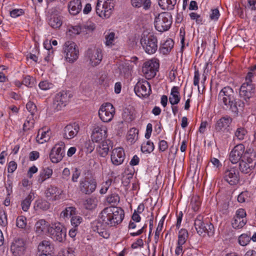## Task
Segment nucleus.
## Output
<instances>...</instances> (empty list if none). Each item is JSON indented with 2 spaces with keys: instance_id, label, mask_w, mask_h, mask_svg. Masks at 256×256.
<instances>
[{
  "instance_id": "f257e3e1",
  "label": "nucleus",
  "mask_w": 256,
  "mask_h": 256,
  "mask_svg": "<svg viewBox=\"0 0 256 256\" xmlns=\"http://www.w3.org/2000/svg\"><path fill=\"white\" fill-rule=\"evenodd\" d=\"M124 216L122 209L116 206L105 208L100 214L98 220L93 223V230L104 238L110 236L108 229L120 224Z\"/></svg>"
},
{
  "instance_id": "f03ea898",
  "label": "nucleus",
  "mask_w": 256,
  "mask_h": 256,
  "mask_svg": "<svg viewBox=\"0 0 256 256\" xmlns=\"http://www.w3.org/2000/svg\"><path fill=\"white\" fill-rule=\"evenodd\" d=\"M236 93L232 88L230 86L224 87L220 92L218 96V100L222 104L226 109H229L232 112L238 114L240 110H242L245 106L244 101L235 98Z\"/></svg>"
},
{
  "instance_id": "7ed1b4c3",
  "label": "nucleus",
  "mask_w": 256,
  "mask_h": 256,
  "mask_svg": "<svg viewBox=\"0 0 256 256\" xmlns=\"http://www.w3.org/2000/svg\"><path fill=\"white\" fill-rule=\"evenodd\" d=\"M140 44L146 52L151 54L158 49V40L154 34L144 32L140 38Z\"/></svg>"
},
{
  "instance_id": "20e7f679",
  "label": "nucleus",
  "mask_w": 256,
  "mask_h": 256,
  "mask_svg": "<svg viewBox=\"0 0 256 256\" xmlns=\"http://www.w3.org/2000/svg\"><path fill=\"white\" fill-rule=\"evenodd\" d=\"M114 0H98L96 10L99 16L108 18L112 14Z\"/></svg>"
},
{
  "instance_id": "39448f33",
  "label": "nucleus",
  "mask_w": 256,
  "mask_h": 256,
  "mask_svg": "<svg viewBox=\"0 0 256 256\" xmlns=\"http://www.w3.org/2000/svg\"><path fill=\"white\" fill-rule=\"evenodd\" d=\"M72 94L70 91L62 90L57 93L54 98L52 108L56 111L60 110L69 102Z\"/></svg>"
},
{
  "instance_id": "423d86ee",
  "label": "nucleus",
  "mask_w": 256,
  "mask_h": 256,
  "mask_svg": "<svg viewBox=\"0 0 256 256\" xmlns=\"http://www.w3.org/2000/svg\"><path fill=\"white\" fill-rule=\"evenodd\" d=\"M202 216L198 215L194 220V226L198 234L204 236L206 234L212 236L214 234V227L212 224H205Z\"/></svg>"
},
{
  "instance_id": "0eeeda50",
  "label": "nucleus",
  "mask_w": 256,
  "mask_h": 256,
  "mask_svg": "<svg viewBox=\"0 0 256 256\" xmlns=\"http://www.w3.org/2000/svg\"><path fill=\"white\" fill-rule=\"evenodd\" d=\"M172 24V18L168 12H162L156 17L154 26L156 30L163 32L168 30Z\"/></svg>"
},
{
  "instance_id": "6e6552de",
  "label": "nucleus",
  "mask_w": 256,
  "mask_h": 256,
  "mask_svg": "<svg viewBox=\"0 0 256 256\" xmlns=\"http://www.w3.org/2000/svg\"><path fill=\"white\" fill-rule=\"evenodd\" d=\"M63 52L66 54L65 58L70 63L75 62L78 58L79 50L76 44L72 41H66L63 46Z\"/></svg>"
},
{
  "instance_id": "1a4fd4ad",
  "label": "nucleus",
  "mask_w": 256,
  "mask_h": 256,
  "mask_svg": "<svg viewBox=\"0 0 256 256\" xmlns=\"http://www.w3.org/2000/svg\"><path fill=\"white\" fill-rule=\"evenodd\" d=\"M115 114V108L110 102L102 104L98 110V116L100 120L105 122H110Z\"/></svg>"
},
{
  "instance_id": "9d476101",
  "label": "nucleus",
  "mask_w": 256,
  "mask_h": 256,
  "mask_svg": "<svg viewBox=\"0 0 256 256\" xmlns=\"http://www.w3.org/2000/svg\"><path fill=\"white\" fill-rule=\"evenodd\" d=\"M66 230L60 224H55L48 228L50 236L54 241L62 242L66 237Z\"/></svg>"
},
{
  "instance_id": "9b49d317",
  "label": "nucleus",
  "mask_w": 256,
  "mask_h": 256,
  "mask_svg": "<svg viewBox=\"0 0 256 256\" xmlns=\"http://www.w3.org/2000/svg\"><path fill=\"white\" fill-rule=\"evenodd\" d=\"M247 154H250L248 150H245V147L242 144L236 145L231 150L229 155V160L232 163L235 164L243 159L244 156Z\"/></svg>"
},
{
  "instance_id": "f8f14e48",
  "label": "nucleus",
  "mask_w": 256,
  "mask_h": 256,
  "mask_svg": "<svg viewBox=\"0 0 256 256\" xmlns=\"http://www.w3.org/2000/svg\"><path fill=\"white\" fill-rule=\"evenodd\" d=\"M159 68V63L156 60H151L144 62L142 72L147 79H151L156 75Z\"/></svg>"
},
{
  "instance_id": "ddd939ff",
  "label": "nucleus",
  "mask_w": 256,
  "mask_h": 256,
  "mask_svg": "<svg viewBox=\"0 0 256 256\" xmlns=\"http://www.w3.org/2000/svg\"><path fill=\"white\" fill-rule=\"evenodd\" d=\"M26 250V243L22 238L14 239L10 244V252L14 256H22Z\"/></svg>"
},
{
  "instance_id": "4468645a",
  "label": "nucleus",
  "mask_w": 256,
  "mask_h": 256,
  "mask_svg": "<svg viewBox=\"0 0 256 256\" xmlns=\"http://www.w3.org/2000/svg\"><path fill=\"white\" fill-rule=\"evenodd\" d=\"M107 136V128L102 124H98L94 126L91 136L92 140L94 142H100L104 140Z\"/></svg>"
},
{
  "instance_id": "2eb2a0df",
  "label": "nucleus",
  "mask_w": 256,
  "mask_h": 256,
  "mask_svg": "<svg viewBox=\"0 0 256 256\" xmlns=\"http://www.w3.org/2000/svg\"><path fill=\"white\" fill-rule=\"evenodd\" d=\"M256 88L252 84L244 83L240 88L239 94L245 102V106L249 105L248 100L254 94Z\"/></svg>"
},
{
  "instance_id": "dca6fc26",
  "label": "nucleus",
  "mask_w": 256,
  "mask_h": 256,
  "mask_svg": "<svg viewBox=\"0 0 256 256\" xmlns=\"http://www.w3.org/2000/svg\"><path fill=\"white\" fill-rule=\"evenodd\" d=\"M134 90L136 94L139 97H147L151 92L150 83L144 80H140L136 83Z\"/></svg>"
},
{
  "instance_id": "f3484780",
  "label": "nucleus",
  "mask_w": 256,
  "mask_h": 256,
  "mask_svg": "<svg viewBox=\"0 0 256 256\" xmlns=\"http://www.w3.org/2000/svg\"><path fill=\"white\" fill-rule=\"evenodd\" d=\"M96 187V182L94 179L84 178L80 182L79 189L84 194H90L93 192Z\"/></svg>"
},
{
  "instance_id": "a211bd4d",
  "label": "nucleus",
  "mask_w": 256,
  "mask_h": 256,
  "mask_svg": "<svg viewBox=\"0 0 256 256\" xmlns=\"http://www.w3.org/2000/svg\"><path fill=\"white\" fill-rule=\"evenodd\" d=\"M254 154L252 153L250 154H246L243 159H242L239 162V168L240 171L244 174H248L250 172L254 166L253 162L252 156Z\"/></svg>"
},
{
  "instance_id": "6ab92c4d",
  "label": "nucleus",
  "mask_w": 256,
  "mask_h": 256,
  "mask_svg": "<svg viewBox=\"0 0 256 256\" xmlns=\"http://www.w3.org/2000/svg\"><path fill=\"white\" fill-rule=\"evenodd\" d=\"M102 50L100 48L88 49L86 52V56L88 58L90 63L92 66L98 65L102 61Z\"/></svg>"
},
{
  "instance_id": "aec40b11",
  "label": "nucleus",
  "mask_w": 256,
  "mask_h": 256,
  "mask_svg": "<svg viewBox=\"0 0 256 256\" xmlns=\"http://www.w3.org/2000/svg\"><path fill=\"white\" fill-rule=\"evenodd\" d=\"M125 158V153L122 148H117L112 150L111 154V162L114 166L121 164Z\"/></svg>"
},
{
  "instance_id": "412c9836",
  "label": "nucleus",
  "mask_w": 256,
  "mask_h": 256,
  "mask_svg": "<svg viewBox=\"0 0 256 256\" xmlns=\"http://www.w3.org/2000/svg\"><path fill=\"white\" fill-rule=\"evenodd\" d=\"M232 122V118L226 116L219 119L215 124V130L216 132H225L228 130V128Z\"/></svg>"
},
{
  "instance_id": "4be33fe9",
  "label": "nucleus",
  "mask_w": 256,
  "mask_h": 256,
  "mask_svg": "<svg viewBox=\"0 0 256 256\" xmlns=\"http://www.w3.org/2000/svg\"><path fill=\"white\" fill-rule=\"evenodd\" d=\"M62 145L56 144L52 148L50 154V158L53 163H58L60 162L64 156V152Z\"/></svg>"
},
{
  "instance_id": "5701e85b",
  "label": "nucleus",
  "mask_w": 256,
  "mask_h": 256,
  "mask_svg": "<svg viewBox=\"0 0 256 256\" xmlns=\"http://www.w3.org/2000/svg\"><path fill=\"white\" fill-rule=\"evenodd\" d=\"M239 172L236 169L232 168L225 171L224 180L232 186L236 184L239 182Z\"/></svg>"
},
{
  "instance_id": "b1692460",
  "label": "nucleus",
  "mask_w": 256,
  "mask_h": 256,
  "mask_svg": "<svg viewBox=\"0 0 256 256\" xmlns=\"http://www.w3.org/2000/svg\"><path fill=\"white\" fill-rule=\"evenodd\" d=\"M80 130V126L78 124L74 122L65 126L64 130V138L70 140L75 137Z\"/></svg>"
},
{
  "instance_id": "393cba45",
  "label": "nucleus",
  "mask_w": 256,
  "mask_h": 256,
  "mask_svg": "<svg viewBox=\"0 0 256 256\" xmlns=\"http://www.w3.org/2000/svg\"><path fill=\"white\" fill-rule=\"evenodd\" d=\"M50 224L44 220H40L35 224L34 230L38 236H42L46 232L48 233Z\"/></svg>"
},
{
  "instance_id": "a878e982",
  "label": "nucleus",
  "mask_w": 256,
  "mask_h": 256,
  "mask_svg": "<svg viewBox=\"0 0 256 256\" xmlns=\"http://www.w3.org/2000/svg\"><path fill=\"white\" fill-rule=\"evenodd\" d=\"M101 142L96 150L101 156L104 157L108 154L110 148H112V143L109 140H104Z\"/></svg>"
},
{
  "instance_id": "bb28decb",
  "label": "nucleus",
  "mask_w": 256,
  "mask_h": 256,
  "mask_svg": "<svg viewBox=\"0 0 256 256\" xmlns=\"http://www.w3.org/2000/svg\"><path fill=\"white\" fill-rule=\"evenodd\" d=\"M38 250L42 253L50 255L54 252V247L50 241L44 240L39 244Z\"/></svg>"
},
{
  "instance_id": "cd10ccee",
  "label": "nucleus",
  "mask_w": 256,
  "mask_h": 256,
  "mask_svg": "<svg viewBox=\"0 0 256 256\" xmlns=\"http://www.w3.org/2000/svg\"><path fill=\"white\" fill-rule=\"evenodd\" d=\"M62 192L56 187L50 186L46 191V196L49 200H56L60 198Z\"/></svg>"
},
{
  "instance_id": "c85d7f7f",
  "label": "nucleus",
  "mask_w": 256,
  "mask_h": 256,
  "mask_svg": "<svg viewBox=\"0 0 256 256\" xmlns=\"http://www.w3.org/2000/svg\"><path fill=\"white\" fill-rule=\"evenodd\" d=\"M68 8L71 14L76 15L82 10V2L80 0H72L70 2Z\"/></svg>"
},
{
  "instance_id": "c756f323",
  "label": "nucleus",
  "mask_w": 256,
  "mask_h": 256,
  "mask_svg": "<svg viewBox=\"0 0 256 256\" xmlns=\"http://www.w3.org/2000/svg\"><path fill=\"white\" fill-rule=\"evenodd\" d=\"M48 24L54 28H60L62 24L60 17L56 14H50L48 18Z\"/></svg>"
},
{
  "instance_id": "7c9ffc66",
  "label": "nucleus",
  "mask_w": 256,
  "mask_h": 256,
  "mask_svg": "<svg viewBox=\"0 0 256 256\" xmlns=\"http://www.w3.org/2000/svg\"><path fill=\"white\" fill-rule=\"evenodd\" d=\"M178 90V87L176 86H174L171 90L168 100L172 105H176L180 101V96Z\"/></svg>"
},
{
  "instance_id": "2f4dec72",
  "label": "nucleus",
  "mask_w": 256,
  "mask_h": 256,
  "mask_svg": "<svg viewBox=\"0 0 256 256\" xmlns=\"http://www.w3.org/2000/svg\"><path fill=\"white\" fill-rule=\"evenodd\" d=\"M76 214V208L74 206L66 207L64 210L60 214V218L64 220H68L71 216Z\"/></svg>"
},
{
  "instance_id": "473e14b6",
  "label": "nucleus",
  "mask_w": 256,
  "mask_h": 256,
  "mask_svg": "<svg viewBox=\"0 0 256 256\" xmlns=\"http://www.w3.org/2000/svg\"><path fill=\"white\" fill-rule=\"evenodd\" d=\"M132 6L134 8H142L147 10L150 8L151 6L150 0H131Z\"/></svg>"
},
{
  "instance_id": "72a5a7b5",
  "label": "nucleus",
  "mask_w": 256,
  "mask_h": 256,
  "mask_svg": "<svg viewBox=\"0 0 256 256\" xmlns=\"http://www.w3.org/2000/svg\"><path fill=\"white\" fill-rule=\"evenodd\" d=\"M174 45V41L170 38L168 39L160 46V50L164 54H167L172 48Z\"/></svg>"
},
{
  "instance_id": "f704fd0d",
  "label": "nucleus",
  "mask_w": 256,
  "mask_h": 256,
  "mask_svg": "<svg viewBox=\"0 0 256 256\" xmlns=\"http://www.w3.org/2000/svg\"><path fill=\"white\" fill-rule=\"evenodd\" d=\"M176 4V0H159L158 4L163 10H172Z\"/></svg>"
},
{
  "instance_id": "c9c22d12",
  "label": "nucleus",
  "mask_w": 256,
  "mask_h": 256,
  "mask_svg": "<svg viewBox=\"0 0 256 256\" xmlns=\"http://www.w3.org/2000/svg\"><path fill=\"white\" fill-rule=\"evenodd\" d=\"M50 139V134L48 130H40L36 138V141L40 144H43Z\"/></svg>"
},
{
  "instance_id": "e433bc0d",
  "label": "nucleus",
  "mask_w": 256,
  "mask_h": 256,
  "mask_svg": "<svg viewBox=\"0 0 256 256\" xmlns=\"http://www.w3.org/2000/svg\"><path fill=\"white\" fill-rule=\"evenodd\" d=\"M52 174V170L49 168H46L40 172L38 181L42 182L46 179L50 178Z\"/></svg>"
},
{
  "instance_id": "4c0bfd02",
  "label": "nucleus",
  "mask_w": 256,
  "mask_h": 256,
  "mask_svg": "<svg viewBox=\"0 0 256 256\" xmlns=\"http://www.w3.org/2000/svg\"><path fill=\"white\" fill-rule=\"evenodd\" d=\"M33 199L34 194L30 193L22 202L21 206L24 211L27 212L28 210Z\"/></svg>"
},
{
  "instance_id": "58836bf2",
  "label": "nucleus",
  "mask_w": 256,
  "mask_h": 256,
  "mask_svg": "<svg viewBox=\"0 0 256 256\" xmlns=\"http://www.w3.org/2000/svg\"><path fill=\"white\" fill-rule=\"evenodd\" d=\"M138 130L136 128H131L128 134L127 140L131 144L134 143L138 138Z\"/></svg>"
},
{
  "instance_id": "ea45409f",
  "label": "nucleus",
  "mask_w": 256,
  "mask_h": 256,
  "mask_svg": "<svg viewBox=\"0 0 256 256\" xmlns=\"http://www.w3.org/2000/svg\"><path fill=\"white\" fill-rule=\"evenodd\" d=\"M188 234L186 229H181L178 232V245H183L188 238Z\"/></svg>"
},
{
  "instance_id": "a19ab883",
  "label": "nucleus",
  "mask_w": 256,
  "mask_h": 256,
  "mask_svg": "<svg viewBox=\"0 0 256 256\" xmlns=\"http://www.w3.org/2000/svg\"><path fill=\"white\" fill-rule=\"evenodd\" d=\"M246 224V220L244 218H242L240 217L234 216L232 224L234 228H242Z\"/></svg>"
},
{
  "instance_id": "79ce46f5",
  "label": "nucleus",
  "mask_w": 256,
  "mask_h": 256,
  "mask_svg": "<svg viewBox=\"0 0 256 256\" xmlns=\"http://www.w3.org/2000/svg\"><path fill=\"white\" fill-rule=\"evenodd\" d=\"M122 117L124 120L126 122H130L134 118V112L128 108L124 109Z\"/></svg>"
},
{
  "instance_id": "37998d69",
  "label": "nucleus",
  "mask_w": 256,
  "mask_h": 256,
  "mask_svg": "<svg viewBox=\"0 0 256 256\" xmlns=\"http://www.w3.org/2000/svg\"><path fill=\"white\" fill-rule=\"evenodd\" d=\"M154 146L153 142L148 141L146 143H143L141 146V150L144 153H150L154 150Z\"/></svg>"
},
{
  "instance_id": "c03bdc74",
  "label": "nucleus",
  "mask_w": 256,
  "mask_h": 256,
  "mask_svg": "<svg viewBox=\"0 0 256 256\" xmlns=\"http://www.w3.org/2000/svg\"><path fill=\"white\" fill-rule=\"evenodd\" d=\"M107 202L112 205V206H114L120 202V197L116 194H112L107 197Z\"/></svg>"
},
{
  "instance_id": "a18cd8bd",
  "label": "nucleus",
  "mask_w": 256,
  "mask_h": 256,
  "mask_svg": "<svg viewBox=\"0 0 256 256\" xmlns=\"http://www.w3.org/2000/svg\"><path fill=\"white\" fill-rule=\"evenodd\" d=\"M34 120L33 118V116H28L26 120L23 124V130L24 132H26L31 130L34 128Z\"/></svg>"
},
{
  "instance_id": "49530a36",
  "label": "nucleus",
  "mask_w": 256,
  "mask_h": 256,
  "mask_svg": "<svg viewBox=\"0 0 256 256\" xmlns=\"http://www.w3.org/2000/svg\"><path fill=\"white\" fill-rule=\"evenodd\" d=\"M105 44L106 46H112L114 44L115 34L114 32H108L105 35Z\"/></svg>"
},
{
  "instance_id": "de8ad7c7",
  "label": "nucleus",
  "mask_w": 256,
  "mask_h": 256,
  "mask_svg": "<svg viewBox=\"0 0 256 256\" xmlns=\"http://www.w3.org/2000/svg\"><path fill=\"white\" fill-rule=\"evenodd\" d=\"M82 34H88L92 32L95 29V25L94 24L88 22L86 24L82 25Z\"/></svg>"
},
{
  "instance_id": "09e8293b",
  "label": "nucleus",
  "mask_w": 256,
  "mask_h": 256,
  "mask_svg": "<svg viewBox=\"0 0 256 256\" xmlns=\"http://www.w3.org/2000/svg\"><path fill=\"white\" fill-rule=\"evenodd\" d=\"M250 236L248 234H242L238 238V242L242 246H246L250 241Z\"/></svg>"
},
{
  "instance_id": "8fccbe9b",
  "label": "nucleus",
  "mask_w": 256,
  "mask_h": 256,
  "mask_svg": "<svg viewBox=\"0 0 256 256\" xmlns=\"http://www.w3.org/2000/svg\"><path fill=\"white\" fill-rule=\"evenodd\" d=\"M190 204L192 209L196 212L198 211L200 206V201L198 196H194L192 198Z\"/></svg>"
},
{
  "instance_id": "3c124183",
  "label": "nucleus",
  "mask_w": 256,
  "mask_h": 256,
  "mask_svg": "<svg viewBox=\"0 0 256 256\" xmlns=\"http://www.w3.org/2000/svg\"><path fill=\"white\" fill-rule=\"evenodd\" d=\"M84 204L86 208L92 209L96 206V200L94 198H88L85 200Z\"/></svg>"
},
{
  "instance_id": "603ef678",
  "label": "nucleus",
  "mask_w": 256,
  "mask_h": 256,
  "mask_svg": "<svg viewBox=\"0 0 256 256\" xmlns=\"http://www.w3.org/2000/svg\"><path fill=\"white\" fill-rule=\"evenodd\" d=\"M8 224L7 216L6 212L2 208H0V225L5 226Z\"/></svg>"
},
{
  "instance_id": "864d4df0",
  "label": "nucleus",
  "mask_w": 256,
  "mask_h": 256,
  "mask_svg": "<svg viewBox=\"0 0 256 256\" xmlns=\"http://www.w3.org/2000/svg\"><path fill=\"white\" fill-rule=\"evenodd\" d=\"M246 130L242 128H238L236 132L235 136L240 140H243L246 134Z\"/></svg>"
},
{
  "instance_id": "5fc2aeb1",
  "label": "nucleus",
  "mask_w": 256,
  "mask_h": 256,
  "mask_svg": "<svg viewBox=\"0 0 256 256\" xmlns=\"http://www.w3.org/2000/svg\"><path fill=\"white\" fill-rule=\"evenodd\" d=\"M82 218L78 216H74L72 217L70 222L74 228H77L82 222Z\"/></svg>"
},
{
  "instance_id": "6e6d98bb",
  "label": "nucleus",
  "mask_w": 256,
  "mask_h": 256,
  "mask_svg": "<svg viewBox=\"0 0 256 256\" xmlns=\"http://www.w3.org/2000/svg\"><path fill=\"white\" fill-rule=\"evenodd\" d=\"M34 84V79L30 76H26L22 80V84L26 86L32 87Z\"/></svg>"
},
{
  "instance_id": "4d7b16f0",
  "label": "nucleus",
  "mask_w": 256,
  "mask_h": 256,
  "mask_svg": "<svg viewBox=\"0 0 256 256\" xmlns=\"http://www.w3.org/2000/svg\"><path fill=\"white\" fill-rule=\"evenodd\" d=\"M38 86L41 90H46L52 88L54 85L46 80H44L40 82Z\"/></svg>"
},
{
  "instance_id": "13d9d810",
  "label": "nucleus",
  "mask_w": 256,
  "mask_h": 256,
  "mask_svg": "<svg viewBox=\"0 0 256 256\" xmlns=\"http://www.w3.org/2000/svg\"><path fill=\"white\" fill-rule=\"evenodd\" d=\"M163 224H164V220H161L159 222L156 228V230L155 232V234H154V240H155L156 243H157L158 242L159 236H160V233L162 230V228L163 226Z\"/></svg>"
},
{
  "instance_id": "bf43d9fd",
  "label": "nucleus",
  "mask_w": 256,
  "mask_h": 256,
  "mask_svg": "<svg viewBox=\"0 0 256 256\" xmlns=\"http://www.w3.org/2000/svg\"><path fill=\"white\" fill-rule=\"evenodd\" d=\"M26 224V218L24 216H20L17 218L16 226L20 228H24Z\"/></svg>"
},
{
  "instance_id": "052dcab7",
  "label": "nucleus",
  "mask_w": 256,
  "mask_h": 256,
  "mask_svg": "<svg viewBox=\"0 0 256 256\" xmlns=\"http://www.w3.org/2000/svg\"><path fill=\"white\" fill-rule=\"evenodd\" d=\"M36 206L42 210H46L49 208L50 204L45 200H40L37 202Z\"/></svg>"
},
{
  "instance_id": "680f3d73",
  "label": "nucleus",
  "mask_w": 256,
  "mask_h": 256,
  "mask_svg": "<svg viewBox=\"0 0 256 256\" xmlns=\"http://www.w3.org/2000/svg\"><path fill=\"white\" fill-rule=\"evenodd\" d=\"M56 256H75L72 248H68L60 252Z\"/></svg>"
},
{
  "instance_id": "e2e57ef3",
  "label": "nucleus",
  "mask_w": 256,
  "mask_h": 256,
  "mask_svg": "<svg viewBox=\"0 0 256 256\" xmlns=\"http://www.w3.org/2000/svg\"><path fill=\"white\" fill-rule=\"evenodd\" d=\"M27 110L30 112L31 116H33L36 110V106L31 102H29L26 105Z\"/></svg>"
},
{
  "instance_id": "0e129e2a",
  "label": "nucleus",
  "mask_w": 256,
  "mask_h": 256,
  "mask_svg": "<svg viewBox=\"0 0 256 256\" xmlns=\"http://www.w3.org/2000/svg\"><path fill=\"white\" fill-rule=\"evenodd\" d=\"M248 192H242L238 196V201L240 202H245L248 198Z\"/></svg>"
},
{
  "instance_id": "69168bd1",
  "label": "nucleus",
  "mask_w": 256,
  "mask_h": 256,
  "mask_svg": "<svg viewBox=\"0 0 256 256\" xmlns=\"http://www.w3.org/2000/svg\"><path fill=\"white\" fill-rule=\"evenodd\" d=\"M17 168V164L14 161H11L8 166V172L12 173Z\"/></svg>"
},
{
  "instance_id": "338daca9",
  "label": "nucleus",
  "mask_w": 256,
  "mask_h": 256,
  "mask_svg": "<svg viewBox=\"0 0 256 256\" xmlns=\"http://www.w3.org/2000/svg\"><path fill=\"white\" fill-rule=\"evenodd\" d=\"M112 180H108L105 182L104 184L103 185L102 187L100 190V192L101 194H105L109 186L112 184Z\"/></svg>"
},
{
  "instance_id": "774afa93",
  "label": "nucleus",
  "mask_w": 256,
  "mask_h": 256,
  "mask_svg": "<svg viewBox=\"0 0 256 256\" xmlns=\"http://www.w3.org/2000/svg\"><path fill=\"white\" fill-rule=\"evenodd\" d=\"M254 72L251 71L250 68V72L247 74V75L246 77V82H245L244 83L252 84V78L254 77Z\"/></svg>"
}]
</instances>
